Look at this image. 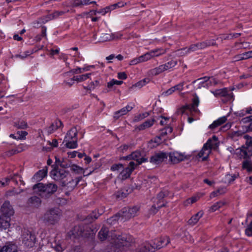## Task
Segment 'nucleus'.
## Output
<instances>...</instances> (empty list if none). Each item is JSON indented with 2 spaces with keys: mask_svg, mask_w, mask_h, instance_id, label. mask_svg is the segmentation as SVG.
<instances>
[{
  "mask_svg": "<svg viewBox=\"0 0 252 252\" xmlns=\"http://www.w3.org/2000/svg\"><path fill=\"white\" fill-rule=\"evenodd\" d=\"M98 237L101 241L105 240L107 238L111 237L114 240L113 249L114 252H121L125 248H128L134 242L132 237L127 234H119L114 231L109 232L107 228L103 226L98 234Z\"/></svg>",
  "mask_w": 252,
  "mask_h": 252,
  "instance_id": "obj_1",
  "label": "nucleus"
},
{
  "mask_svg": "<svg viewBox=\"0 0 252 252\" xmlns=\"http://www.w3.org/2000/svg\"><path fill=\"white\" fill-rule=\"evenodd\" d=\"M140 207L139 205H135L125 207L120 211L115 216L108 220V222L112 221H125L137 216L139 213Z\"/></svg>",
  "mask_w": 252,
  "mask_h": 252,
  "instance_id": "obj_2",
  "label": "nucleus"
},
{
  "mask_svg": "<svg viewBox=\"0 0 252 252\" xmlns=\"http://www.w3.org/2000/svg\"><path fill=\"white\" fill-rule=\"evenodd\" d=\"M32 189L41 198L48 199L56 192L58 186L51 183L46 184L39 183L34 185Z\"/></svg>",
  "mask_w": 252,
  "mask_h": 252,
  "instance_id": "obj_3",
  "label": "nucleus"
},
{
  "mask_svg": "<svg viewBox=\"0 0 252 252\" xmlns=\"http://www.w3.org/2000/svg\"><path fill=\"white\" fill-rule=\"evenodd\" d=\"M93 230L87 226L81 225L75 226L67 233V237L73 240L80 238H88L94 234Z\"/></svg>",
  "mask_w": 252,
  "mask_h": 252,
  "instance_id": "obj_4",
  "label": "nucleus"
},
{
  "mask_svg": "<svg viewBox=\"0 0 252 252\" xmlns=\"http://www.w3.org/2000/svg\"><path fill=\"white\" fill-rule=\"evenodd\" d=\"M237 150L238 151L237 154L239 155L240 158L245 159L242 162V168L247 170L249 173L252 172V161L250 159L252 157V149H238Z\"/></svg>",
  "mask_w": 252,
  "mask_h": 252,
  "instance_id": "obj_5",
  "label": "nucleus"
},
{
  "mask_svg": "<svg viewBox=\"0 0 252 252\" xmlns=\"http://www.w3.org/2000/svg\"><path fill=\"white\" fill-rule=\"evenodd\" d=\"M50 176L54 180L60 182L63 187L69 184L68 178L70 174L68 171L55 167L51 171Z\"/></svg>",
  "mask_w": 252,
  "mask_h": 252,
  "instance_id": "obj_6",
  "label": "nucleus"
},
{
  "mask_svg": "<svg viewBox=\"0 0 252 252\" xmlns=\"http://www.w3.org/2000/svg\"><path fill=\"white\" fill-rule=\"evenodd\" d=\"M61 216L60 210L57 208H53L47 211L42 217V220L46 223L54 225L58 222Z\"/></svg>",
  "mask_w": 252,
  "mask_h": 252,
  "instance_id": "obj_7",
  "label": "nucleus"
},
{
  "mask_svg": "<svg viewBox=\"0 0 252 252\" xmlns=\"http://www.w3.org/2000/svg\"><path fill=\"white\" fill-rule=\"evenodd\" d=\"M23 243L27 248H32L35 245L36 238L34 233L25 230L22 235Z\"/></svg>",
  "mask_w": 252,
  "mask_h": 252,
  "instance_id": "obj_8",
  "label": "nucleus"
},
{
  "mask_svg": "<svg viewBox=\"0 0 252 252\" xmlns=\"http://www.w3.org/2000/svg\"><path fill=\"white\" fill-rule=\"evenodd\" d=\"M216 43L214 40H208L202 42L197 43L196 44L191 45L188 48L187 52H194L198 50L204 49L211 45H215Z\"/></svg>",
  "mask_w": 252,
  "mask_h": 252,
  "instance_id": "obj_9",
  "label": "nucleus"
},
{
  "mask_svg": "<svg viewBox=\"0 0 252 252\" xmlns=\"http://www.w3.org/2000/svg\"><path fill=\"white\" fill-rule=\"evenodd\" d=\"M199 103V98L196 95H195L192 99V103L191 105H189L182 107L178 110L177 113L179 114H183L187 109H189L190 111L196 112L197 111L196 107L198 106Z\"/></svg>",
  "mask_w": 252,
  "mask_h": 252,
  "instance_id": "obj_10",
  "label": "nucleus"
},
{
  "mask_svg": "<svg viewBox=\"0 0 252 252\" xmlns=\"http://www.w3.org/2000/svg\"><path fill=\"white\" fill-rule=\"evenodd\" d=\"M0 212L4 217L8 219L13 215L14 213L13 207L8 201H5L2 204L0 208Z\"/></svg>",
  "mask_w": 252,
  "mask_h": 252,
  "instance_id": "obj_11",
  "label": "nucleus"
},
{
  "mask_svg": "<svg viewBox=\"0 0 252 252\" xmlns=\"http://www.w3.org/2000/svg\"><path fill=\"white\" fill-rule=\"evenodd\" d=\"M170 161L173 163H177L185 159H189V156L185 155L178 152L170 153L169 155Z\"/></svg>",
  "mask_w": 252,
  "mask_h": 252,
  "instance_id": "obj_12",
  "label": "nucleus"
},
{
  "mask_svg": "<svg viewBox=\"0 0 252 252\" xmlns=\"http://www.w3.org/2000/svg\"><path fill=\"white\" fill-rule=\"evenodd\" d=\"M169 243V238L167 236H164L155 239L153 242V245L155 250H156L160 249V248L166 246Z\"/></svg>",
  "mask_w": 252,
  "mask_h": 252,
  "instance_id": "obj_13",
  "label": "nucleus"
},
{
  "mask_svg": "<svg viewBox=\"0 0 252 252\" xmlns=\"http://www.w3.org/2000/svg\"><path fill=\"white\" fill-rule=\"evenodd\" d=\"M168 155L163 152L155 153L150 158V162L155 164H159L167 158Z\"/></svg>",
  "mask_w": 252,
  "mask_h": 252,
  "instance_id": "obj_14",
  "label": "nucleus"
},
{
  "mask_svg": "<svg viewBox=\"0 0 252 252\" xmlns=\"http://www.w3.org/2000/svg\"><path fill=\"white\" fill-rule=\"evenodd\" d=\"M154 52H149L145 54L140 56L139 57L134 59L130 62L131 65L136 64L138 63L144 62L150 60L154 57Z\"/></svg>",
  "mask_w": 252,
  "mask_h": 252,
  "instance_id": "obj_15",
  "label": "nucleus"
},
{
  "mask_svg": "<svg viewBox=\"0 0 252 252\" xmlns=\"http://www.w3.org/2000/svg\"><path fill=\"white\" fill-rule=\"evenodd\" d=\"M0 252H19L18 247L12 242H7L0 248Z\"/></svg>",
  "mask_w": 252,
  "mask_h": 252,
  "instance_id": "obj_16",
  "label": "nucleus"
},
{
  "mask_svg": "<svg viewBox=\"0 0 252 252\" xmlns=\"http://www.w3.org/2000/svg\"><path fill=\"white\" fill-rule=\"evenodd\" d=\"M233 89L224 88L221 89V102L225 103L231 100L233 96L231 92Z\"/></svg>",
  "mask_w": 252,
  "mask_h": 252,
  "instance_id": "obj_17",
  "label": "nucleus"
},
{
  "mask_svg": "<svg viewBox=\"0 0 252 252\" xmlns=\"http://www.w3.org/2000/svg\"><path fill=\"white\" fill-rule=\"evenodd\" d=\"M207 144V147L211 150H219V147L220 145V141L217 137L214 135L211 139H208L207 143H205Z\"/></svg>",
  "mask_w": 252,
  "mask_h": 252,
  "instance_id": "obj_18",
  "label": "nucleus"
},
{
  "mask_svg": "<svg viewBox=\"0 0 252 252\" xmlns=\"http://www.w3.org/2000/svg\"><path fill=\"white\" fill-rule=\"evenodd\" d=\"M27 204L29 207L38 208L41 204V200L39 197L33 196L28 199Z\"/></svg>",
  "mask_w": 252,
  "mask_h": 252,
  "instance_id": "obj_19",
  "label": "nucleus"
},
{
  "mask_svg": "<svg viewBox=\"0 0 252 252\" xmlns=\"http://www.w3.org/2000/svg\"><path fill=\"white\" fill-rule=\"evenodd\" d=\"M239 135H240L239 132H236L234 134V136ZM241 135L246 140V141L245 145H243L240 149L250 148L252 147V137L246 134H241Z\"/></svg>",
  "mask_w": 252,
  "mask_h": 252,
  "instance_id": "obj_20",
  "label": "nucleus"
},
{
  "mask_svg": "<svg viewBox=\"0 0 252 252\" xmlns=\"http://www.w3.org/2000/svg\"><path fill=\"white\" fill-rule=\"evenodd\" d=\"M133 109L132 106L127 105L126 106L122 108L121 110L116 111L114 113V118L118 119L121 116L126 114L128 112L130 111Z\"/></svg>",
  "mask_w": 252,
  "mask_h": 252,
  "instance_id": "obj_21",
  "label": "nucleus"
},
{
  "mask_svg": "<svg viewBox=\"0 0 252 252\" xmlns=\"http://www.w3.org/2000/svg\"><path fill=\"white\" fill-rule=\"evenodd\" d=\"M155 251L153 244H150L148 242L142 244L138 248L139 252H153Z\"/></svg>",
  "mask_w": 252,
  "mask_h": 252,
  "instance_id": "obj_22",
  "label": "nucleus"
},
{
  "mask_svg": "<svg viewBox=\"0 0 252 252\" xmlns=\"http://www.w3.org/2000/svg\"><path fill=\"white\" fill-rule=\"evenodd\" d=\"M63 126V123L59 120H56L50 126L46 128L49 134H51L57 130L59 127Z\"/></svg>",
  "mask_w": 252,
  "mask_h": 252,
  "instance_id": "obj_23",
  "label": "nucleus"
},
{
  "mask_svg": "<svg viewBox=\"0 0 252 252\" xmlns=\"http://www.w3.org/2000/svg\"><path fill=\"white\" fill-rule=\"evenodd\" d=\"M211 153V150L208 148L207 146V144H205L200 151V152L198 154V156L199 158H202V160H206L210 153Z\"/></svg>",
  "mask_w": 252,
  "mask_h": 252,
  "instance_id": "obj_24",
  "label": "nucleus"
},
{
  "mask_svg": "<svg viewBox=\"0 0 252 252\" xmlns=\"http://www.w3.org/2000/svg\"><path fill=\"white\" fill-rule=\"evenodd\" d=\"M204 212L203 211H200L194 216H193L189 220L188 223L190 225H194L203 216Z\"/></svg>",
  "mask_w": 252,
  "mask_h": 252,
  "instance_id": "obj_25",
  "label": "nucleus"
},
{
  "mask_svg": "<svg viewBox=\"0 0 252 252\" xmlns=\"http://www.w3.org/2000/svg\"><path fill=\"white\" fill-rule=\"evenodd\" d=\"M77 130L76 127L71 128L66 133L64 140H69L77 139Z\"/></svg>",
  "mask_w": 252,
  "mask_h": 252,
  "instance_id": "obj_26",
  "label": "nucleus"
},
{
  "mask_svg": "<svg viewBox=\"0 0 252 252\" xmlns=\"http://www.w3.org/2000/svg\"><path fill=\"white\" fill-rule=\"evenodd\" d=\"M208 77L205 76L194 80L193 83H197L198 84L197 89H200L201 88H207V83H206Z\"/></svg>",
  "mask_w": 252,
  "mask_h": 252,
  "instance_id": "obj_27",
  "label": "nucleus"
},
{
  "mask_svg": "<svg viewBox=\"0 0 252 252\" xmlns=\"http://www.w3.org/2000/svg\"><path fill=\"white\" fill-rule=\"evenodd\" d=\"M10 226L9 219L4 218L3 216H0V229H6Z\"/></svg>",
  "mask_w": 252,
  "mask_h": 252,
  "instance_id": "obj_28",
  "label": "nucleus"
},
{
  "mask_svg": "<svg viewBox=\"0 0 252 252\" xmlns=\"http://www.w3.org/2000/svg\"><path fill=\"white\" fill-rule=\"evenodd\" d=\"M47 169H43L38 171L33 176V178L36 180H41L44 177L47 175Z\"/></svg>",
  "mask_w": 252,
  "mask_h": 252,
  "instance_id": "obj_29",
  "label": "nucleus"
},
{
  "mask_svg": "<svg viewBox=\"0 0 252 252\" xmlns=\"http://www.w3.org/2000/svg\"><path fill=\"white\" fill-rule=\"evenodd\" d=\"M155 122V120L154 119H152L151 120H148L143 123L142 124L140 125L138 128L139 130H142L145 129V128L151 127Z\"/></svg>",
  "mask_w": 252,
  "mask_h": 252,
  "instance_id": "obj_30",
  "label": "nucleus"
},
{
  "mask_svg": "<svg viewBox=\"0 0 252 252\" xmlns=\"http://www.w3.org/2000/svg\"><path fill=\"white\" fill-rule=\"evenodd\" d=\"M132 172V169L130 168L129 167H127L121 171L120 175L122 179H126L130 176Z\"/></svg>",
  "mask_w": 252,
  "mask_h": 252,
  "instance_id": "obj_31",
  "label": "nucleus"
},
{
  "mask_svg": "<svg viewBox=\"0 0 252 252\" xmlns=\"http://www.w3.org/2000/svg\"><path fill=\"white\" fill-rule=\"evenodd\" d=\"M140 157V154L138 152H135L131 153L130 155L124 158L125 159H133L136 161V162H138L139 160V158Z\"/></svg>",
  "mask_w": 252,
  "mask_h": 252,
  "instance_id": "obj_32",
  "label": "nucleus"
},
{
  "mask_svg": "<svg viewBox=\"0 0 252 252\" xmlns=\"http://www.w3.org/2000/svg\"><path fill=\"white\" fill-rule=\"evenodd\" d=\"M64 142H66L65 146L70 149H74L77 148V139H73V140H64Z\"/></svg>",
  "mask_w": 252,
  "mask_h": 252,
  "instance_id": "obj_33",
  "label": "nucleus"
},
{
  "mask_svg": "<svg viewBox=\"0 0 252 252\" xmlns=\"http://www.w3.org/2000/svg\"><path fill=\"white\" fill-rule=\"evenodd\" d=\"M91 74V73H87L79 76H74L72 78V81H76L78 82L84 81L89 78Z\"/></svg>",
  "mask_w": 252,
  "mask_h": 252,
  "instance_id": "obj_34",
  "label": "nucleus"
},
{
  "mask_svg": "<svg viewBox=\"0 0 252 252\" xmlns=\"http://www.w3.org/2000/svg\"><path fill=\"white\" fill-rule=\"evenodd\" d=\"M235 177L232 176L229 174L226 175L222 179V181L225 184V187L229 185V184H230L232 181H233L235 180Z\"/></svg>",
  "mask_w": 252,
  "mask_h": 252,
  "instance_id": "obj_35",
  "label": "nucleus"
},
{
  "mask_svg": "<svg viewBox=\"0 0 252 252\" xmlns=\"http://www.w3.org/2000/svg\"><path fill=\"white\" fill-rule=\"evenodd\" d=\"M149 81V79H144L142 80H140L135 83V84L133 85L131 87L130 89H133L134 88H141L143 86L145 85L147 83H148Z\"/></svg>",
  "mask_w": 252,
  "mask_h": 252,
  "instance_id": "obj_36",
  "label": "nucleus"
},
{
  "mask_svg": "<svg viewBox=\"0 0 252 252\" xmlns=\"http://www.w3.org/2000/svg\"><path fill=\"white\" fill-rule=\"evenodd\" d=\"M129 192L127 189H122L119 191H118L116 193V197L118 198L122 199L123 198L126 197L128 194Z\"/></svg>",
  "mask_w": 252,
  "mask_h": 252,
  "instance_id": "obj_37",
  "label": "nucleus"
},
{
  "mask_svg": "<svg viewBox=\"0 0 252 252\" xmlns=\"http://www.w3.org/2000/svg\"><path fill=\"white\" fill-rule=\"evenodd\" d=\"M165 68H164L163 65L162 64L159 66L158 67L155 68L154 69L151 70V73L153 75H157L163 71H165Z\"/></svg>",
  "mask_w": 252,
  "mask_h": 252,
  "instance_id": "obj_38",
  "label": "nucleus"
},
{
  "mask_svg": "<svg viewBox=\"0 0 252 252\" xmlns=\"http://www.w3.org/2000/svg\"><path fill=\"white\" fill-rule=\"evenodd\" d=\"M165 206V204L163 203L161 204H158V203H157V206L156 205L154 204L152 206L150 210V213L151 214L154 215L158 211V209L163 206Z\"/></svg>",
  "mask_w": 252,
  "mask_h": 252,
  "instance_id": "obj_39",
  "label": "nucleus"
},
{
  "mask_svg": "<svg viewBox=\"0 0 252 252\" xmlns=\"http://www.w3.org/2000/svg\"><path fill=\"white\" fill-rule=\"evenodd\" d=\"M14 126L17 128L25 129L27 127L28 125L24 121H19L17 122H15Z\"/></svg>",
  "mask_w": 252,
  "mask_h": 252,
  "instance_id": "obj_40",
  "label": "nucleus"
},
{
  "mask_svg": "<svg viewBox=\"0 0 252 252\" xmlns=\"http://www.w3.org/2000/svg\"><path fill=\"white\" fill-rule=\"evenodd\" d=\"M82 177H79L76 178V181H74L72 179H70V180L68 181V183L70 185V189H72L75 187H76L78 183L82 180Z\"/></svg>",
  "mask_w": 252,
  "mask_h": 252,
  "instance_id": "obj_41",
  "label": "nucleus"
},
{
  "mask_svg": "<svg viewBox=\"0 0 252 252\" xmlns=\"http://www.w3.org/2000/svg\"><path fill=\"white\" fill-rule=\"evenodd\" d=\"M177 64V61L172 60L166 63H165L163 65L164 68H165V70H168L170 68H171L174 67Z\"/></svg>",
  "mask_w": 252,
  "mask_h": 252,
  "instance_id": "obj_42",
  "label": "nucleus"
},
{
  "mask_svg": "<svg viewBox=\"0 0 252 252\" xmlns=\"http://www.w3.org/2000/svg\"><path fill=\"white\" fill-rule=\"evenodd\" d=\"M168 191L167 190L161 191H160L157 196V198L158 199V204H160V201L163 199L165 197L168 195Z\"/></svg>",
  "mask_w": 252,
  "mask_h": 252,
  "instance_id": "obj_43",
  "label": "nucleus"
},
{
  "mask_svg": "<svg viewBox=\"0 0 252 252\" xmlns=\"http://www.w3.org/2000/svg\"><path fill=\"white\" fill-rule=\"evenodd\" d=\"M70 168H71V170L72 171L75 172L77 174H80L82 172L84 173V169L82 167H81L76 164H72Z\"/></svg>",
  "mask_w": 252,
  "mask_h": 252,
  "instance_id": "obj_44",
  "label": "nucleus"
},
{
  "mask_svg": "<svg viewBox=\"0 0 252 252\" xmlns=\"http://www.w3.org/2000/svg\"><path fill=\"white\" fill-rule=\"evenodd\" d=\"M115 58H117L119 61H122L124 59V57L122 55H120V54L118 55H117L116 56H115L114 54H111L110 56L107 57L106 58V59L107 60L109 61L108 63H111L112 62V61H110L109 60H112V59H113Z\"/></svg>",
  "mask_w": 252,
  "mask_h": 252,
  "instance_id": "obj_45",
  "label": "nucleus"
},
{
  "mask_svg": "<svg viewBox=\"0 0 252 252\" xmlns=\"http://www.w3.org/2000/svg\"><path fill=\"white\" fill-rule=\"evenodd\" d=\"M99 85V82L97 80H95L94 82H91L88 86L84 87V88L87 90H91L94 89L95 87Z\"/></svg>",
  "mask_w": 252,
  "mask_h": 252,
  "instance_id": "obj_46",
  "label": "nucleus"
},
{
  "mask_svg": "<svg viewBox=\"0 0 252 252\" xmlns=\"http://www.w3.org/2000/svg\"><path fill=\"white\" fill-rule=\"evenodd\" d=\"M123 83V82L122 81H118L115 79H112L107 83V87L108 88H111L114 85H121Z\"/></svg>",
  "mask_w": 252,
  "mask_h": 252,
  "instance_id": "obj_47",
  "label": "nucleus"
},
{
  "mask_svg": "<svg viewBox=\"0 0 252 252\" xmlns=\"http://www.w3.org/2000/svg\"><path fill=\"white\" fill-rule=\"evenodd\" d=\"M220 207V202L218 201L212 205L208 210L210 213H212L218 210Z\"/></svg>",
  "mask_w": 252,
  "mask_h": 252,
  "instance_id": "obj_48",
  "label": "nucleus"
},
{
  "mask_svg": "<svg viewBox=\"0 0 252 252\" xmlns=\"http://www.w3.org/2000/svg\"><path fill=\"white\" fill-rule=\"evenodd\" d=\"M188 48H184L183 49H181L177 50L176 52V55L177 56H183L187 55V54L190 53V52H187Z\"/></svg>",
  "mask_w": 252,
  "mask_h": 252,
  "instance_id": "obj_49",
  "label": "nucleus"
},
{
  "mask_svg": "<svg viewBox=\"0 0 252 252\" xmlns=\"http://www.w3.org/2000/svg\"><path fill=\"white\" fill-rule=\"evenodd\" d=\"M72 165V162L67 159H63L62 163H61V167L63 168H67L70 167Z\"/></svg>",
  "mask_w": 252,
  "mask_h": 252,
  "instance_id": "obj_50",
  "label": "nucleus"
},
{
  "mask_svg": "<svg viewBox=\"0 0 252 252\" xmlns=\"http://www.w3.org/2000/svg\"><path fill=\"white\" fill-rule=\"evenodd\" d=\"M150 52H154V57H158L160 55H161L162 54H164L165 53V50L162 49L161 48L156 49L152 51H150Z\"/></svg>",
  "mask_w": 252,
  "mask_h": 252,
  "instance_id": "obj_51",
  "label": "nucleus"
},
{
  "mask_svg": "<svg viewBox=\"0 0 252 252\" xmlns=\"http://www.w3.org/2000/svg\"><path fill=\"white\" fill-rule=\"evenodd\" d=\"M185 85V82H182L172 87L175 91H177L178 92L182 91L184 89V86Z\"/></svg>",
  "mask_w": 252,
  "mask_h": 252,
  "instance_id": "obj_52",
  "label": "nucleus"
},
{
  "mask_svg": "<svg viewBox=\"0 0 252 252\" xmlns=\"http://www.w3.org/2000/svg\"><path fill=\"white\" fill-rule=\"evenodd\" d=\"M206 83H207V88L210 86L212 85H215L218 83L217 80L213 77L209 78L208 77V80H207Z\"/></svg>",
  "mask_w": 252,
  "mask_h": 252,
  "instance_id": "obj_53",
  "label": "nucleus"
},
{
  "mask_svg": "<svg viewBox=\"0 0 252 252\" xmlns=\"http://www.w3.org/2000/svg\"><path fill=\"white\" fill-rule=\"evenodd\" d=\"M220 125V118H219L217 120L214 121L213 124L209 126V128L212 130L214 129L216 127Z\"/></svg>",
  "mask_w": 252,
  "mask_h": 252,
  "instance_id": "obj_54",
  "label": "nucleus"
},
{
  "mask_svg": "<svg viewBox=\"0 0 252 252\" xmlns=\"http://www.w3.org/2000/svg\"><path fill=\"white\" fill-rule=\"evenodd\" d=\"M245 233L248 236H252V221L245 229Z\"/></svg>",
  "mask_w": 252,
  "mask_h": 252,
  "instance_id": "obj_55",
  "label": "nucleus"
},
{
  "mask_svg": "<svg viewBox=\"0 0 252 252\" xmlns=\"http://www.w3.org/2000/svg\"><path fill=\"white\" fill-rule=\"evenodd\" d=\"M20 151H19L17 149H11V150H10L6 152L5 155L8 157H10L13 155H15L17 153H19Z\"/></svg>",
  "mask_w": 252,
  "mask_h": 252,
  "instance_id": "obj_56",
  "label": "nucleus"
},
{
  "mask_svg": "<svg viewBox=\"0 0 252 252\" xmlns=\"http://www.w3.org/2000/svg\"><path fill=\"white\" fill-rule=\"evenodd\" d=\"M113 39H114V37H112V36L110 34L107 33H103L101 41L104 42L107 40H110Z\"/></svg>",
  "mask_w": 252,
  "mask_h": 252,
  "instance_id": "obj_57",
  "label": "nucleus"
},
{
  "mask_svg": "<svg viewBox=\"0 0 252 252\" xmlns=\"http://www.w3.org/2000/svg\"><path fill=\"white\" fill-rule=\"evenodd\" d=\"M102 214V211L100 213H98V214H97L95 212H93L92 214H91L90 216H89L88 217V219H89L90 218H91L92 220H90L91 222L93 221L94 220H95L98 218L99 216L100 215Z\"/></svg>",
  "mask_w": 252,
  "mask_h": 252,
  "instance_id": "obj_58",
  "label": "nucleus"
},
{
  "mask_svg": "<svg viewBox=\"0 0 252 252\" xmlns=\"http://www.w3.org/2000/svg\"><path fill=\"white\" fill-rule=\"evenodd\" d=\"M122 168H123V164L120 163L114 164L111 167V170L113 171L119 170L120 169Z\"/></svg>",
  "mask_w": 252,
  "mask_h": 252,
  "instance_id": "obj_59",
  "label": "nucleus"
},
{
  "mask_svg": "<svg viewBox=\"0 0 252 252\" xmlns=\"http://www.w3.org/2000/svg\"><path fill=\"white\" fill-rule=\"evenodd\" d=\"M174 92L175 90H174L173 87H171V88L168 89L167 91L163 92L162 95L165 96H168L172 94Z\"/></svg>",
  "mask_w": 252,
  "mask_h": 252,
  "instance_id": "obj_60",
  "label": "nucleus"
},
{
  "mask_svg": "<svg viewBox=\"0 0 252 252\" xmlns=\"http://www.w3.org/2000/svg\"><path fill=\"white\" fill-rule=\"evenodd\" d=\"M242 56V59H245V60L252 58V50L243 53Z\"/></svg>",
  "mask_w": 252,
  "mask_h": 252,
  "instance_id": "obj_61",
  "label": "nucleus"
},
{
  "mask_svg": "<svg viewBox=\"0 0 252 252\" xmlns=\"http://www.w3.org/2000/svg\"><path fill=\"white\" fill-rule=\"evenodd\" d=\"M62 163V160H61L59 158L55 157V164L52 165L53 168L56 167L58 168L59 166H61V163Z\"/></svg>",
  "mask_w": 252,
  "mask_h": 252,
  "instance_id": "obj_62",
  "label": "nucleus"
},
{
  "mask_svg": "<svg viewBox=\"0 0 252 252\" xmlns=\"http://www.w3.org/2000/svg\"><path fill=\"white\" fill-rule=\"evenodd\" d=\"M231 126V123H227L224 125H221V130L226 131L229 129Z\"/></svg>",
  "mask_w": 252,
  "mask_h": 252,
  "instance_id": "obj_63",
  "label": "nucleus"
},
{
  "mask_svg": "<svg viewBox=\"0 0 252 252\" xmlns=\"http://www.w3.org/2000/svg\"><path fill=\"white\" fill-rule=\"evenodd\" d=\"M198 199V198L196 196L192 197L190 198H189L187 200L186 202L188 204H192L194 202H195Z\"/></svg>",
  "mask_w": 252,
  "mask_h": 252,
  "instance_id": "obj_64",
  "label": "nucleus"
}]
</instances>
